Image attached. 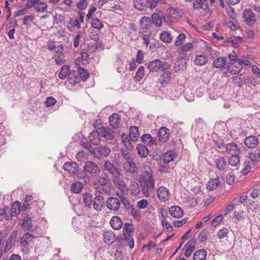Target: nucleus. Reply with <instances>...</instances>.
Listing matches in <instances>:
<instances>
[{
    "label": "nucleus",
    "instance_id": "f257e3e1",
    "mask_svg": "<svg viewBox=\"0 0 260 260\" xmlns=\"http://www.w3.org/2000/svg\"><path fill=\"white\" fill-rule=\"evenodd\" d=\"M141 190L145 197H148L155 190V181L151 169L149 167L145 168L140 181Z\"/></svg>",
    "mask_w": 260,
    "mask_h": 260
},
{
    "label": "nucleus",
    "instance_id": "f03ea898",
    "mask_svg": "<svg viewBox=\"0 0 260 260\" xmlns=\"http://www.w3.org/2000/svg\"><path fill=\"white\" fill-rule=\"evenodd\" d=\"M157 135L158 138H156V140L158 147H160L161 144L168 141L170 135V129L166 127H161L158 131Z\"/></svg>",
    "mask_w": 260,
    "mask_h": 260
},
{
    "label": "nucleus",
    "instance_id": "7ed1b4c3",
    "mask_svg": "<svg viewBox=\"0 0 260 260\" xmlns=\"http://www.w3.org/2000/svg\"><path fill=\"white\" fill-rule=\"evenodd\" d=\"M84 171L86 175L94 176L100 173V169L95 163L87 161L84 164Z\"/></svg>",
    "mask_w": 260,
    "mask_h": 260
},
{
    "label": "nucleus",
    "instance_id": "20e7f679",
    "mask_svg": "<svg viewBox=\"0 0 260 260\" xmlns=\"http://www.w3.org/2000/svg\"><path fill=\"white\" fill-rule=\"evenodd\" d=\"M90 38L95 41L94 44H89L87 46L88 50H91V51H95L102 46V41L100 40L99 34L92 29L89 34Z\"/></svg>",
    "mask_w": 260,
    "mask_h": 260
},
{
    "label": "nucleus",
    "instance_id": "39448f33",
    "mask_svg": "<svg viewBox=\"0 0 260 260\" xmlns=\"http://www.w3.org/2000/svg\"><path fill=\"white\" fill-rule=\"evenodd\" d=\"M18 232L16 230H13L10 234L8 239L5 241L3 246V251L4 253L8 252L14 245L16 241Z\"/></svg>",
    "mask_w": 260,
    "mask_h": 260
},
{
    "label": "nucleus",
    "instance_id": "423d86ee",
    "mask_svg": "<svg viewBox=\"0 0 260 260\" xmlns=\"http://www.w3.org/2000/svg\"><path fill=\"white\" fill-rule=\"evenodd\" d=\"M243 21L248 26H252L256 21L255 14L251 9L245 10L243 12Z\"/></svg>",
    "mask_w": 260,
    "mask_h": 260
},
{
    "label": "nucleus",
    "instance_id": "0eeeda50",
    "mask_svg": "<svg viewBox=\"0 0 260 260\" xmlns=\"http://www.w3.org/2000/svg\"><path fill=\"white\" fill-rule=\"evenodd\" d=\"M107 208L113 211H117L120 207V200L115 197H109L106 202Z\"/></svg>",
    "mask_w": 260,
    "mask_h": 260
},
{
    "label": "nucleus",
    "instance_id": "6e6552de",
    "mask_svg": "<svg viewBox=\"0 0 260 260\" xmlns=\"http://www.w3.org/2000/svg\"><path fill=\"white\" fill-rule=\"evenodd\" d=\"M97 132L100 134V136L104 137L107 140H112L114 138L115 133L110 128L102 126L97 128Z\"/></svg>",
    "mask_w": 260,
    "mask_h": 260
},
{
    "label": "nucleus",
    "instance_id": "1a4fd4ad",
    "mask_svg": "<svg viewBox=\"0 0 260 260\" xmlns=\"http://www.w3.org/2000/svg\"><path fill=\"white\" fill-rule=\"evenodd\" d=\"M244 60L239 59L231 63L230 66L228 67L227 70L229 72L236 74L238 73L243 68Z\"/></svg>",
    "mask_w": 260,
    "mask_h": 260
},
{
    "label": "nucleus",
    "instance_id": "9d476101",
    "mask_svg": "<svg viewBox=\"0 0 260 260\" xmlns=\"http://www.w3.org/2000/svg\"><path fill=\"white\" fill-rule=\"evenodd\" d=\"M113 181L116 187L120 191V194H123V195L128 194V187L123 180L117 176L114 178Z\"/></svg>",
    "mask_w": 260,
    "mask_h": 260
},
{
    "label": "nucleus",
    "instance_id": "9b49d317",
    "mask_svg": "<svg viewBox=\"0 0 260 260\" xmlns=\"http://www.w3.org/2000/svg\"><path fill=\"white\" fill-rule=\"evenodd\" d=\"M123 169L126 173L131 174L133 177H137L138 175L136 165L134 162L127 161L124 162Z\"/></svg>",
    "mask_w": 260,
    "mask_h": 260
},
{
    "label": "nucleus",
    "instance_id": "f8f14e48",
    "mask_svg": "<svg viewBox=\"0 0 260 260\" xmlns=\"http://www.w3.org/2000/svg\"><path fill=\"white\" fill-rule=\"evenodd\" d=\"M157 197L160 201L166 202L170 198L169 190L164 186L159 187L157 190Z\"/></svg>",
    "mask_w": 260,
    "mask_h": 260
},
{
    "label": "nucleus",
    "instance_id": "ddd939ff",
    "mask_svg": "<svg viewBox=\"0 0 260 260\" xmlns=\"http://www.w3.org/2000/svg\"><path fill=\"white\" fill-rule=\"evenodd\" d=\"M104 167L105 170L108 171L115 177L120 175V172L117 167H116L110 160H107L105 161Z\"/></svg>",
    "mask_w": 260,
    "mask_h": 260
},
{
    "label": "nucleus",
    "instance_id": "4468645a",
    "mask_svg": "<svg viewBox=\"0 0 260 260\" xmlns=\"http://www.w3.org/2000/svg\"><path fill=\"white\" fill-rule=\"evenodd\" d=\"M141 26V30L142 31H150L151 26H152V22L151 20L149 17H147L146 16L143 17L140 22Z\"/></svg>",
    "mask_w": 260,
    "mask_h": 260
},
{
    "label": "nucleus",
    "instance_id": "2eb2a0df",
    "mask_svg": "<svg viewBox=\"0 0 260 260\" xmlns=\"http://www.w3.org/2000/svg\"><path fill=\"white\" fill-rule=\"evenodd\" d=\"M244 143L248 148H254L258 144V139L256 136H250L245 138Z\"/></svg>",
    "mask_w": 260,
    "mask_h": 260
},
{
    "label": "nucleus",
    "instance_id": "dca6fc26",
    "mask_svg": "<svg viewBox=\"0 0 260 260\" xmlns=\"http://www.w3.org/2000/svg\"><path fill=\"white\" fill-rule=\"evenodd\" d=\"M63 169L72 174H76L79 171L77 164L74 162H67L63 166Z\"/></svg>",
    "mask_w": 260,
    "mask_h": 260
},
{
    "label": "nucleus",
    "instance_id": "f3484780",
    "mask_svg": "<svg viewBox=\"0 0 260 260\" xmlns=\"http://www.w3.org/2000/svg\"><path fill=\"white\" fill-rule=\"evenodd\" d=\"M104 205V197L101 194L96 196L93 202V208L96 211H101Z\"/></svg>",
    "mask_w": 260,
    "mask_h": 260
},
{
    "label": "nucleus",
    "instance_id": "a211bd4d",
    "mask_svg": "<svg viewBox=\"0 0 260 260\" xmlns=\"http://www.w3.org/2000/svg\"><path fill=\"white\" fill-rule=\"evenodd\" d=\"M170 214L174 218H179L183 216V210L179 206H174L169 208Z\"/></svg>",
    "mask_w": 260,
    "mask_h": 260
},
{
    "label": "nucleus",
    "instance_id": "6ab92c4d",
    "mask_svg": "<svg viewBox=\"0 0 260 260\" xmlns=\"http://www.w3.org/2000/svg\"><path fill=\"white\" fill-rule=\"evenodd\" d=\"M162 68L163 69H166V68L164 67L161 60L159 59H155L150 62L148 66V69L151 72H156L159 69Z\"/></svg>",
    "mask_w": 260,
    "mask_h": 260
},
{
    "label": "nucleus",
    "instance_id": "aec40b11",
    "mask_svg": "<svg viewBox=\"0 0 260 260\" xmlns=\"http://www.w3.org/2000/svg\"><path fill=\"white\" fill-rule=\"evenodd\" d=\"M110 223L111 227L115 230L120 229L122 226V220L118 216H113L110 221Z\"/></svg>",
    "mask_w": 260,
    "mask_h": 260
},
{
    "label": "nucleus",
    "instance_id": "412c9836",
    "mask_svg": "<svg viewBox=\"0 0 260 260\" xmlns=\"http://www.w3.org/2000/svg\"><path fill=\"white\" fill-rule=\"evenodd\" d=\"M142 141L148 145H155L158 148L156 138H153L150 134H147L143 135L141 138Z\"/></svg>",
    "mask_w": 260,
    "mask_h": 260
},
{
    "label": "nucleus",
    "instance_id": "4be33fe9",
    "mask_svg": "<svg viewBox=\"0 0 260 260\" xmlns=\"http://www.w3.org/2000/svg\"><path fill=\"white\" fill-rule=\"evenodd\" d=\"M35 238V236L33 234L26 233L20 238V242L23 246L25 247L28 246Z\"/></svg>",
    "mask_w": 260,
    "mask_h": 260
},
{
    "label": "nucleus",
    "instance_id": "5701e85b",
    "mask_svg": "<svg viewBox=\"0 0 260 260\" xmlns=\"http://www.w3.org/2000/svg\"><path fill=\"white\" fill-rule=\"evenodd\" d=\"M96 128V132H93L90 133L89 136L88 137V140L90 143L94 145H98L100 144L101 139L99 137L100 134L97 132V128Z\"/></svg>",
    "mask_w": 260,
    "mask_h": 260
},
{
    "label": "nucleus",
    "instance_id": "b1692460",
    "mask_svg": "<svg viewBox=\"0 0 260 260\" xmlns=\"http://www.w3.org/2000/svg\"><path fill=\"white\" fill-rule=\"evenodd\" d=\"M226 151L233 155L235 154H239L240 153V150L238 147V145L234 142L228 143L226 145Z\"/></svg>",
    "mask_w": 260,
    "mask_h": 260
},
{
    "label": "nucleus",
    "instance_id": "393cba45",
    "mask_svg": "<svg viewBox=\"0 0 260 260\" xmlns=\"http://www.w3.org/2000/svg\"><path fill=\"white\" fill-rule=\"evenodd\" d=\"M208 7L207 0H195L193 3V8L196 10H206Z\"/></svg>",
    "mask_w": 260,
    "mask_h": 260
},
{
    "label": "nucleus",
    "instance_id": "a878e982",
    "mask_svg": "<svg viewBox=\"0 0 260 260\" xmlns=\"http://www.w3.org/2000/svg\"><path fill=\"white\" fill-rule=\"evenodd\" d=\"M32 228V220L28 216H25L21 224V229L23 231L30 230Z\"/></svg>",
    "mask_w": 260,
    "mask_h": 260
},
{
    "label": "nucleus",
    "instance_id": "bb28decb",
    "mask_svg": "<svg viewBox=\"0 0 260 260\" xmlns=\"http://www.w3.org/2000/svg\"><path fill=\"white\" fill-rule=\"evenodd\" d=\"M128 188V190H130L131 194L133 196L138 195L140 192L139 185L135 181L131 182Z\"/></svg>",
    "mask_w": 260,
    "mask_h": 260
},
{
    "label": "nucleus",
    "instance_id": "cd10ccee",
    "mask_svg": "<svg viewBox=\"0 0 260 260\" xmlns=\"http://www.w3.org/2000/svg\"><path fill=\"white\" fill-rule=\"evenodd\" d=\"M214 162L216 168L220 171L224 170L227 166L225 158L222 156L216 158L214 160Z\"/></svg>",
    "mask_w": 260,
    "mask_h": 260
},
{
    "label": "nucleus",
    "instance_id": "c85d7f7f",
    "mask_svg": "<svg viewBox=\"0 0 260 260\" xmlns=\"http://www.w3.org/2000/svg\"><path fill=\"white\" fill-rule=\"evenodd\" d=\"M131 141L136 142L139 137V133L138 127L136 126H131L129 128V135L128 136Z\"/></svg>",
    "mask_w": 260,
    "mask_h": 260
},
{
    "label": "nucleus",
    "instance_id": "c756f323",
    "mask_svg": "<svg viewBox=\"0 0 260 260\" xmlns=\"http://www.w3.org/2000/svg\"><path fill=\"white\" fill-rule=\"evenodd\" d=\"M226 58L224 57H219L213 61V67L216 69H222L226 64Z\"/></svg>",
    "mask_w": 260,
    "mask_h": 260
},
{
    "label": "nucleus",
    "instance_id": "7c9ffc66",
    "mask_svg": "<svg viewBox=\"0 0 260 260\" xmlns=\"http://www.w3.org/2000/svg\"><path fill=\"white\" fill-rule=\"evenodd\" d=\"M116 194L120 200V202L126 210H129L134 207V205L130 203V201L125 197V195L118 194L117 192Z\"/></svg>",
    "mask_w": 260,
    "mask_h": 260
},
{
    "label": "nucleus",
    "instance_id": "2f4dec72",
    "mask_svg": "<svg viewBox=\"0 0 260 260\" xmlns=\"http://www.w3.org/2000/svg\"><path fill=\"white\" fill-rule=\"evenodd\" d=\"M108 181H109V179H108L107 175L106 174H101L96 178L94 185L105 186L107 185Z\"/></svg>",
    "mask_w": 260,
    "mask_h": 260
},
{
    "label": "nucleus",
    "instance_id": "473e14b6",
    "mask_svg": "<svg viewBox=\"0 0 260 260\" xmlns=\"http://www.w3.org/2000/svg\"><path fill=\"white\" fill-rule=\"evenodd\" d=\"M109 123L113 128H117L119 124L120 118L117 113L112 114L109 118Z\"/></svg>",
    "mask_w": 260,
    "mask_h": 260
},
{
    "label": "nucleus",
    "instance_id": "72a5a7b5",
    "mask_svg": "<svg viewBox=\"0 0 260 260\" xmlns=\"http://www.w3.org/2000/svg\"><path fill=\"white\" fill-rule=\"evenodd\" d=\"M137 150L139 155L142 157H146L149 153L148 148L144 145L139 144L137 146Z\"/></svg>",
    "mask_w": 260,
    "mask_h": 260
},
{
    "label": "nucleus",
    "instance_id": "f704fd0d",
    "mask_svg": "<svg viewBox=\"0 0 260 260\" xmlns=\"http://www.w3.org/2000/svg\"><path fill=\"white\" fill-rule=\"evenodd\" d=\"M160 40L165 43L170 44L172 42L173 39L170 32L163 31L159 36Z\"/></svg>",
    "mask_w": 260,
    "mask_h": 260
},
{
    "label": "nucleus",
    "instance_id": "c9c22d12",
    "mask_svg": "<svg viewBox=\"0 0 260 260\" xmlns=\"http://www.w3.org/2000/svg\"><path fill=\"white\" fill-rule=\"evenodd\" d=\"M48 8V5L44 2H41L39 0H37L35 6L34 10L36 12L38 13H43L45 12Z\"/></svg>",
    "mask_w": 260,
    "mask_h": 260
},
{
    "label": "nucleus",
    "instance_id": "e433bc0d",
    "mask_svg": "<svg viewBox=\"0 0 260 260\" xmlns=\"http://www.w3.org/2000/svg\"><path fill=\"white\" fill-rule=\"evenodd\" d=\"M83 188V184L79 181L75 182L71 184V191L74 193L80 192Z\"/></svg>",
    "mask_w": 260,
    "mask_h": 260
},
{
    "label": "nucleus",
    "instance_id": "4c0bfd02",
    "mask_svg": "<svg viewBox=\"0 0 260 260\" xmlns=\"http://www.w3.org/2000/svg\"><path fill=\"white\" fill-rule=\"evenodd\" d=\"M239 162L240 157L238 154L232 155L229 159V165L236 167V169H238Z\"/></svg>",
    "mask_w": 260,
    "mask_h": 260
},
{
    "label": "nucleus",
    "instance_id": "58836bf2",
    "mask_svg": "<svg viewBox=\"0 0 260 260\" xmlns=\"http://www.w3.org/2000/svg\"><path fill=\"white\" fill-rule=\"evenodd\" d=\"M207 256V252L205 249L197 251L193 255V260H205Z\"/></svg>",
    "mask_w": 260,
    "mask_h": 260
},
{
    "label": "nucleus",
    "instance_id": "ea45409f",
    "mask_svg": "<svg viewBox=\"0 0 260 260\" xmlns=\"http://www.w3.org/2000/svg\"><path fill=\"white\" fill-rule=\"evenodd\" d=\"M140 34H141V37L144 41V44L148 47L149 43H150V38L151 36L152 32L151 31H140Z\"/></svg>",
    "mask_w": 260,
    "mask_h": 260
},
{
    "label": "nucleus",
    "instance_id": "a19ab883",
    "mask_svg": "<svg viewBox=\"0 0 260 260\" xmlns=\"http://www.w3.org/2000/svg\"><path fill=\"white\" fill-rule=\"evenodd\" d=\"M219 183V178L211 179L207 184V188L210 190H213L217 188Z\"/></svg>",
    "mask_w": 260,
    "mask_h": 260
},
{
    "label": "nucleus",
    "instance_id": "79ce46f5",
    "mask_svg": "<svg viewBox=\"0 0 260 260\" xmlns=\"http://www.w3.org/2000/svg\"><path fill=\"white\" fill-rule=\"evenodd\" d=\"M70 70V68L68 65H64L62 67L61 69V71L59 72L58 74V77L61 80H63L66 79L67 77V75H69V71Z\"/></svg>",
    "mask_w": 260,
    "mask_h": 260
},
{
    "label": "nucleus",
    "instance_id": "37998d69",
    "mask_svg": "<svg viewBox=\"0 0 260 260\" xmlns=\"http://www.w3.org/2000/svg\"><path fill=\"white\" fill-rule=\"evenodd\" d=\"M21 206V204L20 202L18 201L15 202L11 209V212L12 216H16L19 214Z\"/></svg>",
    "mask_w": 260,
    "mask_h": 260
},
{
    "label": "nucleus",
    "instance_id": "c03bdc74",
    "mask_svg": "<svg viewBox=\"0 0 260 260\" xmlns=\"http://www.w3.org/2000/svg\"><path fill=\"white\" fill-rule=\"evenodd\" d=\"M145 73V68L143 66L139 67L137 70L135 76L134 77V79L136 82L140 81L144 77Z\"/></svg>",
    "mask_w": 260,
    "mask_h": 260
},
{
    "label": "nucleus",
    "instance_id": "a18cd8bd",
    "mask_svg": "<svg viewBox=\"0 0 260 260\" xmlns=\"http://www.w3.org/2000/svg\"><path fill=\"white\" fill-rule=\"evenodd\" d=\"M208 58L204 55H197L196 57L194 62L198 66H203L208 61Z\"/></svg>",
    "mask_w": 260,
    "mask_h": 260
},
{
    "label": "nucleus",
    "instance_id": "49530a36",
    "mask_svg": "<svg viewBox=\"0 0 260 260\" xmlns=\"http://www.w3.org/2000/svg\"><path fill=\"white\" fill-rule=\"evenodd\" d=\"M104 240L106 243L109 245L113 243L115 241V238L113 234L111 232L106 233L104 235Z\"/></svg>",
    "mask_w": 260,
    "mask_h": 260
},
{
    "label": "nucleus",
    "instance_id": "de8ad7c7",
    "mask_svg": "<svg viewBox=\"0 0 260 260\" xmlns=\"http://www.w3.org/2000/svg\"><path fill=\"white\" fill-rule=\"evenodd\" d=\"M83 203L85 204V206L87 207L90 208L92 200V196L88 193H85L83 194Z\"/></svg>",
    "mask_w": 260,
    "mask_h": 260
},
{
    "label": "nucleus",
    "instance_id": "09e8293b",
    "mask_svg": "<svg viewBox=\"0 0 260 260\" xmlns=\"http://www.w3.org/2000/svg\"><path fill=\"white\" fill-rule=\"evenodd\" d=\"M91 25L92 28L98 30L101 29L104 27L102 22L98 18L93 19Z\"/></svg>",
    "mask_w": 260,
    "mask_h": 260
},
{
    "label": "nucleus",
    "instance_id": "8fccbe9b",
    "mask_svg": "<svg viewBox=\"0 0 260 260\" xmlns=\"http://www.w3.org/2000/svg\"><path fill=\"white\" fill-rule=\"evenodd\" d=\"M78 71L82 80L85 81L89 77V74L86 70L81 67H79Z\"/></svg>",
    "mask_w": 260,
    "mask_h": 260
},
{
    "label": "nucleus",
    "instance_id": "3c124183",
    "mask_svg": "<svg viewBox=\"0 0 260 260\" xmlns=\"http://www.w3.org/2000/svg\"><path fill=\"white\" fill-rule=\"evenodd\" d=\"M133 234H123L124 240L128 242V246L131 249L134 247V240L132 236Z\"/></svg>",
    "mask_w": 260,
    "mask_h": 260
},
{
    "label": "nucleus",
    "instance_id": "603ef678",
    "mask_svg": "<svg viewBox=\"0 0 260 260\" xmlns=\"http://www.w3.org/2000/svg\"><path fill=\"white\" fill-rule=\"evenodd\" d=\"M98 149L100 155L103 156H108L111 151L110 149L106 146H101L99 147Z\"/></svg>",
    "mask_w": 260,
    "mask_h": 260
},
{
    "label": "nucleus",
    "instance_id": "864d4df0",
    "mask_svg": "<svg viewBox=\"0 0 260 260\" xmlns=\"http://www.w3.org/2000/svg\"><path fill=\"white\" fill-rule=\"evenodd\" d=\"M12 218V215H8L7 210L4 209H0V221L4 220H10Z\"/></svg>",
    "mask_w": 260,
    "mask_h": 260
},
{
    "label": "nucleus",
    "instance_id": "5fc2aeb1",
    "mask_svg": "<svg viewBox=\"0 0 260 260\" xmlns=\"http://www.w3.org/2000/svg\"><path fill=\"white\" fill-rule=\"evenodd\" d=\"M175 153L173 152L169 151L164 154V160L165 162L168 163L172 161L175 157Z\"/></svg>",
    "mask_w": 260,
    "mask_h": 260
},
{
    "label": "nucleus",
    "instance_id": "6e6d98bb",
    "mask_svg": "<svg viewBox=\"0 0 260 260\" xmlns=\"http://www.w3.org/2000/svg\"><path fill=\"white\" fill-rule=\"evenodd\" d=\"M123 231V234H133L134 226L132 223H126L124 225Z\"/></svg>",
    "mask_w": 260,
    "mask_h": 260
},
{
    "label": "nucleus",
    "instance_id": "4d7b16f0",
    "mask_svg": "<svg viewBox=\"0 0 260 260\" xmlns=\"http://www.w3.org/2000/svg\"><path fill=\"white\" fill-rule=\"evenodd\" d=\"M152 19L153 23L155 25L160 26L162 25V20L158 14L156 13L153 14L152 15Z\"/></svg>",
    "mask_w": 260,
    "mask_h": 260
},
{
    "label": "nucleus",
    "instance_id": "13d9d810",
    "mask_svg": "<svg viewBox=\"0 0 260 260\" xmlns=\"http://www.w3.org/2000/svg\"><path fill=\"white\" fill-rule=\"evenodd\" d=\"M8 236L7 231L6 230L0 231V248H3L5 242V240Z\"/></svg>",
    "mask_w": 260,
    "mask_h": 260
},
{
    "label": "nucleus",
    "instance_id": "bf43d9fd",
    "mask_svg": "<svg viewBox=\"0 0 260 260\" xmlns=\"http://www.w3.org/2000/svg\"><path fill=\"white\" fill-rule=\"evenodd\" d=\"M186 38V36L184 34L181 33L176 38L175 45V46H179L181 45L184 41H185Z\"/></svg>",
    "mask_w": 260,
    "mask_h": 260
},
{
    "label": "nucleus",
    "instance_id": "052dcab7",
    "mask_svg": "<svg viewBox=\"0 0 260 260\" xmlns=\"http://www.w3.org/2000/svg\"><path fill=\"white\" fill-rule=\"evenodd\" d=\"M171 73L170 72L167 71L164 72L161 76V83L163 84L164 83H168L171 79Z\"/></svg>",
    "mask_w": 260,
    "mask_h": 260
},
{
    "label": "nucleus",
    "instance_id": "680f3d73",
    "mask_svg": "<svg viewBox=\"0 0 260 260\" xmlns=\"http://www.w3.org/2000/svg\"><path fill=\"white\" fill-rule=\"evenodd\" d=\"M228 233V229L223 228L218 232L217 237L220 239H222L227 236Z\"/></svg>",
    "mask_w": 260,
    "mask_h": 260
},
{
    "label": "nucleus",
    "instance_id": "e2e57ef3",
    "mask_svg": "<svg viewBox=\"0 0 260 260\" xmlns=\"http://www.w3.org/2000/svg\"><path fill=\"white\" fill-rule=\"evenodd\" d=\"M87 6L86 0H79L77 4V7L78 9L82 10H85Z\"/></svg>",
    "mask_w": 260,
    "mask_h": 260
},
{
    "label": "nucleus",
    "instance_id": "0e129e2a",
    "mask_svg": "<svg viewBox=\"0 0 260 260\" xmlns=\"http://www.w3.org/2000/svg\"><path fill=\"white\" fill-rule=\"evenodd\" d=\"M87 156V153L84 151L81 150L76 154V159L79 161H82L83 160V159Z\"/></svg>",
    "mask_w": 260,
    "mask_h": 260
},
{
    "label": "nucleus",
    "instance_id": "69168bd1",
    "mask_svg": "<svg viewBox=\"0 0 260 260\" xmlns=\"http://www.w3.org/2000/svg\"><path fill=\"white\" fill-rule=\"evenodd\" d=\"M222 219H223V216L222 215H219L216 216L211 221L212 226H216L221 222Z\"/></svg>",
    "mask_w": 260,
    "mask_h": 260
},
{
    "label": "nucleus",
    "instance_id": "338daca9",
    "mask_svg": "<svg viewBox=\"0 0 260 260\" xmlns=\"http://www.w3.org/2000/svg\"><path fill=\"white\" fill-rule=\"evenodd\" d=\"M128 211L134 218L138 219L139 218L140 212L138 209H136L134 206L129 210Z\"/></svg>",
    "mask_w": 260,
    "mask_h": 260
},
{
    "label": "nucleus",
    "instance_id": "774afa93",
    "mask_svg": "<svg viewBox=\"0 0 260 260\" xmlns=\"http://www.w3.org/2000/svg\"><path fill=\"white\" fill-rule=\"evenodd\" d=\"M64 20V17L61 15H56L54 17V22L57 24H62Z\"/></svg>",
    "mask_w": 260,
    "mask_h": 260
}]
</instances>
